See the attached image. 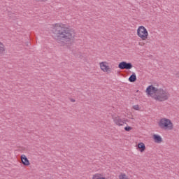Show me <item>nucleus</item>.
I'll return each instance as SVG.
<instances>
[{"label": "nucleus", "instance_id": "1", "mask_svg": "<svg viewBox=\"0 0 179 179\" xmlns=\"http://www.w3.org/2000/svg\"><path fill=\"white\" fill-rule=\"evenodd\" d=\"M52 31L56 35V41L61 45L73 41L76 37V33L73 29L65 27L62 24H56Z\"/></svg>", "mask_w": 179, "mask_h": 179}, {"label": "nucleus", "instance_id": "2", "mask_svg": "<svg viewBox=\"0 0 179 179\" xmlns=\"http://www.w3.org/2000/svg\"><path fill=\"white\" fill-rule=\"evenodd\" d=\"M158 125L159 128H162V129H169V131H171V129H174V125L170 119H161L158 123Z\"/></svg>", "mask_w": 179, "mask_h": 179}, {"label": "nucleus", "instance_id": "3", "mask_svg": "<svg viewBox=\"0 0 179 179\" xmlns=\"http://www.w3.org/2000/svg\"><path fill=\"white\" fill-rule=\"evenodd\" d=\"M169 97H170V94L167 91L163 89H159L157 95L155 96V99L158 101H166V100H169Z\"/></svg>", "mask_w": 179, "mask_h": 179}, {"label": "nucleus", "instance_id": "4", "mask_svg": "<svg viewBox=\"0 0 179 179\" xmlns=\"http://www.w3.org/2000/svg\"><path fill=\"white\" fill-rule=\"evenodd\" d=\"M137 36H138L141 40H147L149 32H148V29H146L145 27L140 26L137 29Z\"/></svg>", "mask_w": 179, "mask_h": 179}, {"label": "nucleus", "instance_id": "5", "mask_svg": "<svg viewBox=\"0 0 179 179\" xmlns=\"http://www.w3.org/2000/svg\"><path fill=\"white\" fill-rule=\"evenodd\" d=\"M132 63H128L127 62H122L118 64V68L120 69H132Z\"/></svg>", "mask_w": 179, "mask_h": 179}, {"label": "nucleus", "instance_id": "6", "mask_svg": "<svg viewBox=\"0 0 179 179\" xmlns=\"http://www.w3.org/2000/svg\"><path fill=\"white\" fill-rule=\"evenodd\" d=\"M146 93L148 94H155V96H157V93H159V89L156 88L153 85H150L146 89Z\"/></svg>", "mask_w": 179, "mask_h": 179}, {"label": "nucleus", "instance_id": "7", "mask_svg": "<svg viewBox=\"0 0 179 179\" xmlns=\"http://www.w3.org/2000/svg\"><path fill=\"white\" fill-rule=\"evenodd\" d=\"M106 62H102L100 63V68L103 72H110V66L106 65Z\"/></svg>", "mask_w": 179, "mask_h": 179}, {"label": "nucleus", "instance_id": "8", "mask_svg": "<svg viewBox=\"0 0 179 179\" xmlns=\"http://www.w3.org/2000/svg\"><path fill=\"white\" fill-rule=\"evenodd\" d=\"M21 161H22V164H24V166H29L30 165V162H29V159L24 155H21Z\"/></svg>", "mask_w": 179, "mask_h": 179}, {"label": "nucleus", "instance_id": "9", "mask_svg": "<svg viewBox=\"0 0 179 179\" xmlns=\"http://www.w3.org/2000/svg\"><path fill=\"white\" fill-rule=\"evenodd\" d=\"M114 122H115V124H116V125H118L119 127H122V125H124V124H125V122H124L120 117H115L114 119Z\"/></svg>", "mask_w": 179, "mask_h": 179}, {"label": "nucleus", "instance_id": "10", "mask_svg": "<svg viewBox=\"0 0 179 179\" xmlns=\"http://www.w3.org/2000/svg\"><path fill=\"white\" fill-rule=\"evenodd\" d=\"M153 139L155 143H162V142H163V139L162 138V136L157 134H154Z\"/></svg>", "mask_w": 179, "mask_h": 179}, {"label": "nucleus", "instance_id": "11", "mask_svg": "<svg viewBox=\"0 0 179 179\" xmlns=\"http://www.w3.org/2000/svg\"><path fill=\"white\" fill-rule=\"evenodd\" d=\"M138 148L140 149V152H145V149H146V147L145 146V143H139L138 144Z\"/></svg>", "mask_w": 179, "mask_h": 179}, {"label": "nucleus", "instance_id": "12", "mask_svg": "<svg viewBox=\"0 0 179 179\" xmlns=\"http://www.w3.org/2000/svg\"><path fill=\"white\" fill-rule=\"evenodd\" d=\"M129 82H136V74H135V73H133L132 75L130 76L129 78Z\"/></svg>", "mask_w": 179, "mask_h": 179}, {"label": "nucleus", "instance_id": "13", "mask_svg": "<svg viewBox=\"0 0 179 179\" xmlns=\"http://www.w3.org/2000/svg\"><path fill=\"white\" fill-rule=\"evenodd\" d=\"M92 179H107L105 177H102L101 174L100 173H95Z\"/></svg>", "mask_w": 179, "mask_h": 179}, {"label": "nucleus", "instance_id": "14", "mask_svg": "<svg viewBox=\"0 0 179 179\" xmlns=\"http://www.w3.org/2000/svg\"><path fill=\"white\" fill-rule=\"evenodd\" d=\"M5 51V46L3 45V43L0 42V54H2Z\"/></svg>", "mask_w": 179, "mask_h": 179}, {"label": "nucleus", "instance_id": "15", "mask_svg": "<svg viewBox=\"0 0 179 179\" xmlns=\"http://www.w3.org/2000/svg\"><path fill=\"white\" fill-rule=\"evenodd\" d=\"M119 179H128V176L125 173H122L119 176Z\"/></svg>", "mask_w": 179, "mask_h": 179}, {"label": "nucleus", "instance_id": "16", "mask_svg": "<svg viewBox=\"0 0 179 179\" xmlns=\"http://www.w3.org/2000/svg\"><path fill=\"white\" fill-rule=\"evenodd\" d=\"M131 129H132V127L128 126L124 127V131H127V132H129V131H131Z\"/></svg>", "mask_w": 179, "mask_h": 179}, {"label": "nucleus", "instance_id": "17", "mask_svg": "<svg viewBox=\"0 0 179 179\" xmlns=\"http://www.w3.org/2000/svg\"><path fill=\"white\" fill-rule=\"evenodd\" d=\"M134 110H139V105H134L133 106Z\"/></svg>", "mask_w": 179, "mask_h": 179}, {"label": "nucleus", "instance_id": "18", "mask_svg": "<svg viewBox=\"0 0 179 179\" xmlns=\"http://www.w3.org/2000/svg\"><path fill=\"white\" fill-rule=\"evenodd\" d=\"M71 101L72 103H75L76 101H75V99H71Z\"/></svg>", "mask_w": 179, "mask_h": 179}, {"label": "nucleus", "instance_id": "19", "mask_svg": "<svg viewBox=\"0 0 179 179\" xmlns=\"http://www.w3.org/2000/svg\"><path fill=\"white\" fill-rule=\"evenodd\" d=\"M43 1H47V0H43Z\"/></svg>", "mask_w": 179, "mask_h": 179}]
</instances>
